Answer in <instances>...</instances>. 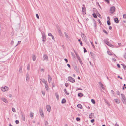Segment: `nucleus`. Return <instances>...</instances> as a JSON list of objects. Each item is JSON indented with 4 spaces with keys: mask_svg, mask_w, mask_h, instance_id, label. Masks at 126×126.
Here are the masks:
<instances>
[{
    "mask_svg": "<svg viewBox=\"0 0 126 126\" xmlns=\"http://www.w3.org/2000/svg\"><path fill=\"white\" fill-rule=\"evenodd\" d=\"M121 99L123 104L126 105V98L123 94H121Z\"/></svg>",
    "mask_w": 126,
    "mask_h": 126,
    "instance_id": "obj_1",
    "label": "nucleus"
},
{
    "mask_svg": "<svg viewBox=\"0 0 126 126\" xmlns=\"http://www.w3.org/2000/svg\"><path fill=\"white\" fill-rule=\"evenodd\" d=\"M83 7L82 8V11L83 15L85 14H86V8L84 4L82 5Z\"/></svg>",
    "mask_w": 126,
    "mask_h": 126,
    "instance_id": "obj_2",
    "label": "nucleus"
},
{
    "mask_svg": "<svg viewBox=\"0 0 126 126\" xmlns=\"http://www.w3.org/2000/svg\"><path fill=\"white\" fill-rule=\"evenodd\" d=\"M81 35L83 40L84 41H87V39L85 35L82 33H81Z\"/></svg>",
    "mask_w": 126,
    "mask_h": 126,
    "instance_id": "obj_3",
    "label": "nucleus"
},
{
    "mask_svg": "<svg viewBox=\"0 0 126 126\" xmlns=\"http://www.w3.org/2000/svg\"><path fill=\"white\" fill-rule=\"evenodd\" d=\"M68 79L69 81L73 83L75 82V79L71 77H69L68 78Z\"/></svg>",
    "mask_w": 126,
    "mask_h": 126,
    "instance_id": "obj_4",
    "label": "nucleus"
},
{
    "mask_svg": "<svg viewBox=\"0 0 126 126\" xmlns=\"http://www.w3.org/2000/svg\"><path fill=\"white\" fill-rule=\"evenodd\" d=\"M46 108L47 109V111L48 112H50L51 110V107L50 105H46Z\"/></svg>",
    "mask_w": 126,
    "mask_h": 126,
    "instance_id": "obj_5",
    "label": "nucleus"
},
{
    "mask_svg": "<svg viewBox=\"0 0 126 126\" xmlns=\"http://www.w3.org/2000/svg\"><path fill=\"white\" fill-rule=\"evenodd\" d=\"M115 8L114 7H112L110 9V13H111L112 14L114 12L115 10Z\"/></svg>",
    "mask_w": 126,
    "mask_h": 126,
    "instance_id": "obj_6",
    "label": "nucleus"
},
{
    "mask_svg": "<svg viewBox=\"0 0 126 126\" xmlns=\"http://www.w3.org/2000/svg\"><path fill=\"white\" fill-rule=\"evenodd\" d=\"M43 61L45 60L46 61H47L48 59V57L47 55L45 54L44 55L43 57Z\"/></svg>",
    "mask_w": 126,
    "mask_h": 126,
    "instance_id": "obj_7",
    "label": "nucleus"
},
{
    "mask_svg": "<svg viewBox=\"0 0 126 126\" xmlns=\"http://www.w3.org/2000/svg\"><path fill=\"white\" fill-rule=\"evenodd\" d=\"M1 89L2 91L4 92L8 90V88L7 87L5 86L4 87L1 88Z\"/></svg>",
    "mask_w": 126,
    "mask_h": 126,
    "instance_id": "obj_8",
    "label": "nucleus"
},
{
    "mask_svg": "<svg viewBox=\"0 0 126 126\" xmlns=\"http://www.w3.org/2000/svg\"><path fill=\"white\" fill-rule=\"evenodd\" d=\"M40 81H41L43 83H44L45 85H47V82L44 79H40Z\"/></svg>",
    "mask_w": 126,
    "mask_h": 126,
    "instance_id": "obj_9",
    "label": "nucleus"
},
{
    "mask_svg": "<svg viewBox=\"0 0 126 126\" xmlns=\"http://www.w3.org/2000/svg\"><path fill=\"white\" fill-rule=\"evenodd\" d=\"M42 38H43V42H45V41L46 37L44 33H42Z\"/></svg>",
    "mask_w": 126,
    "mask_h": 126,
    "instance_id": "obj_10",
    "label": "nucleus"
},
{
    "mask_svg": "<svg viewBox=\"0 0 126 126\" xmlns=\"http://www.w3.org/2000/svg\"><path fill=\"white\" fill-rule=\"evenodd\" d=\"M29 74L27 73L26 75V80L27 82H28L29 81Z\"/></svg>",
    "mask_w": 126,
    "mask_h": 126,
    "instance_id": "obj_11",
    "label": "nucleus"
},
{
    "mask_svg": "<svg viewBox=\"0 0 126 126\" xmlns=\"http://www.w3.org/2000/svg\"><path fill=\"white\" fill-rule=\"evenodd\" d=\"M39 112L40 115L41 116H44V113L42 109L40 108L39 110Z\"/></svg>",
    "mask_w": 126,
    "mask_h": 126,
    "instance_id": "obj_12",
    "label": "nucleus"
},
{
    "mask_svg": "<svg viewBox=\"0 0 126 126\" xmlns=\"http://www.w3.org/2000/svg\"><path fill=\"white\" fill-rule=\"evenodd\" d=\"M1 99L6 103H8V101L7 100L6 98L4 97L1 98Z\"/></svg>",
    "mask_w": 126,
    "mask_h": 126,
    "instance_id": "obj_13",
    "label": "nucleus"
},
{
    "mask_svg": "<svg viewBox=\"0 0 126 126\" xmlns=\"http://www.w3.org/2000/svg\"><path fill=\"white\" fill-rule=\"evenodd\" d=\"M102 87L103 89H105L104 87H103V84L101 82H99L98 83Z\"/></svg>",
    "mask_w": 126,
    "mask_h": 126,
    "instance_id": "obj_14",
    "label": "nucleus"
},
{
    "mask_svg": "<svg viewBox=\"0 0 126 126\" xmlns=\"http://www.w3.org/2000/svg\"><path fill=\"white\" fill-rule=\"evenodd\" d=\"M74 68L75 70L77 72H78L79 71V69L76 66H74Z\"/></svg>",
    "mask_w": 126,
    "mask_h": 126,
    "instance_id": "obj_15",
    "label": "nucleus"
},
{
    "mask_svg": "<svg viewBox=\"0 0 126 126\" xmlns=\"http://www.w3.org/2000/svg\"><path fill=\"white\" fill-rule=\"evenodd\" d=\"M33 115L34 113L31 112L30 114V117L32 119L33 117Z\"/></svg>",
    "mask_w": 126,
    "mask_h": 126,
    "instance_id": "obj_16",
    "label": "nucleus"
},
{
    "mask_svg": "<svg viewBox=\"0 0 126 126\" xmlns=\"http://www.w3.org/2000/svg\"><path fill=\"white\" fill-rule=\"evenodd\" d=\"M22 118H21L22 120L23 121H25V116L24 114L23 113L21 114Z\"/></svg>",
    "mask_w": 126,
    "mask_h": 126,
    "instance_id": "obj_17",
    "label": "nucleus"
},
{
    "mask_svg": "<svg viewBox=\"0 0 126 126\" xmlns=\"http://www.w3.org/2000/svg\"><path fill=\"white\" fill-rule=\"evenodd\" d=\"M48 82L50 83V82L52 80V79L51 78V77L49 76V75H48Z\"/></svg>",
    "mask_w": 126,
    "mask_h": 126,
    "instance_id": "obj_18",
    "label": "nucleus"
},
{
    "mask_svg": "<svg viewBox=\"0 0 126 126\" xmlns=\"http://www.w3.org/2000/svg\"><path fill=\"white\" fill-rule=\"evenodd\" d=\"M64 34H65V35L66 37L67 38V39L69 40L70 39V37L68 36L67 34L65 32H64Z\"/></svg>",
    "mask_w": 126,
    "mask_h": 126,
    "instance_id": "obj_19",
    "label": "nucleus"
},
{
    "mask_svg": "<svg viewBox=\"0 0 126 126\" xmlns=\"http://www.w3.org/2000/svg\"><path fill=\"white\" fill-rule=\"evenodd\" d=\"M114 20L115 22L116 23H118L119 22L118 19L117 18H115L114 19Z\"/></svg>",
    "mask_w": 126,
    "mask_h": 126,
    "instance_id": "obj_20",
    "label": "nucleus"
},
{
    "mask_svg": "<svg viewBox=\"0 0 126 126\" xmlns=\"http://www.w3.org/2000/svg\"><path fill=\"white\" fill-rule=\"evenodd\" d=\"M83 96V94L81 93H79L78 94V96L80 97H81Z\"/></svg>",
    "mask_w": 126,
    "mask_h": 126,
    "instance_id": "obj_21",
    "label": "nucleus"
},
{
    "mask_svg": "<svg viewBox=\"0 0 126 126\" xmlns=\"http://www.w3.org/2000/svg\"><path fill=\"white\" fill-rule=\"evenodd\" d=\"M77 106L78 108H79L81 109H82V105L80 104H78Z\"/></svg>",
    "mask_w": 126,
    "mask_h": 126,
    "instance_id": "obj_22",
    "label": "nucleus"
},
{
    "mask_svg": "<svg viewBox=\"0 0 126 126\" xmlns=\"http://www.w3.org/2000/svg\"><path fill=\"white\" fill-rule=\"evenodd\" d=\"M114 100H115V101L116 103L117 104H119L120 103V101L119 100L117 99H115Z\"/></svg>",
    "mask_w": 126,
    "mask_h": 126,
    "instance_id": "obj_23",
    "label": "nucleus"
},
{
    "mask_svg": "<svg viewBox=\"0 0 126 126\" xmlns=\"http://www.w3.org/2000/svg\"><path fill=\"white\" fill-rule=\"evenodd\" d=\"M94 116V114L93 113H91L89 115V117L90 118V119H92L93 118V116Z\"/></svg>",
    "mask_w": 126,
    "mask_h": 126,
    "instance_id": "obj_24",
    "label": "nucleus"
},
{
    "mask_svg": "<svg viewBox=\"0 0 126 126\" xmlns=\"http://www.w3.org/2000/svg\"><path fill=\"white\" fill-rule=\"evenodd\" d=\"M45 87L46 89L47 90H48L49 87H48V85L47 84V85H45Z\"/></svg>",
    "mask_w": 126,
    "mask_h": 126,
    "instance_id": "obj_25",
    "label": "nucleus"
},
{
    "mask_svg": "<svg viewBox=\"0 0 126 126\" xmlns=\"http://www.w3.org/2000/svg\"><path fill=\"white\" fill-rule=\"evenodd\" d=\"M66 102V100L65 99H63L62 101V103H64Z\"/></svg>",
    "mask_w": 126,
    "mask_h": 126,
    "instance_id": "obj_26",
    "label": "nucleus"
},
{
    "mask_svg": "<svg viewBox=\"0 0 126 126\" xmlns=\"http://www.w3.org/2000/svg\"><path fill=\"white\" fill-rule=\"evenodd\" d=\"M64 91L65 93L67 95H68L69 94V93H67V92L66 90V89H64Z\"/></svg>",
    "mask_w": 126,
    "mask_h": 126,
    "instance_id": "obj_27",
    "label": "nucleus"
},
{
    "mask_svg": "<svg viewBox=\"0 0 126 126\" xmlns=\"http://www.w3.org/2000/svg\"><path fill=\"white\" fill-rule=\"evenodd\" d=\"M76 54V56L77 57V58L79 61H80V60H81L80 59V57H79V56L77 54Z\"/></svg>",
    "mask_w": 126,
    "mask_h": 126,
    "instance_id": "obj_28",
    "label": "nucleus"
},
{
    "mask_svg": "<svg viewBox=\"0 0 126 126\" xmlns=\"http://www.w3.org/2000/svg\"><path fill=\"white\" fill-rule=\"evenodd\" d=\"M55 95L57 99H58L59 98V96L57 93H55Z\"/></svg>",
    "mask_w": 126,
    "mask_h": 126,
    "instance_id": "obj_29",
    "label": "nucleus"
},
{
    "mask_svg": "<svg viewBox=\"0 0 126 126\" xmlns=\"http://www.w3.org/2000/svg\"><path fill=\"white\" fill-rule=\"evenodd\" d=\"M32 60L33 61H35L36 60V57L35 55H34L32 57Z\"/></svg>",
    "mask_w": 126,
    "mask_h": 126,
    "instance_id": "obj_30",
    "label": "nucleus"
},
{
    "mask_svg": "<svg viewBox=\"0 0 126 126\" xmlns=\"http://www.w3.org/2000/svg\"><path fill=\"white\" fill-rule=\"evenodd\" d=\"M58 32L59 33V34L60 35H62V33L61 30H59L58 31Z\"/></svg>",
    "mask_w": 126,
    "mask_h": 126,
    "instance_id": "obj_31",
    "label": "nucleus"
},
{
    "mask_svg": "<svg viewBox=\"0 0 126 126\" xmlns=\"http://www.w3.org/2000/svg\"><path fill=\"white\" fill-rule=\"evenodd\" d=\"M105 102L109 106H110V104L108 101H105Z\"/></svg>",
    "mask_w": 126,
    "mask_h": 126,
    "instance_id": "obj_32",
    "label": "nucleus"
},
{
    "mask_svg": "<svg viewBox=\"0 0 126 126\" xmlns=\"http://www.w3.org/2000/svg\"><path fill=\"white\" fill-rule=\"evenodd\" d=\"M93 17L94 18H96L97 17V16H96V15L94 13V14H93Z\"/></svg>",
    "mask_w": 126,
    "mask_h": 126,
    "instance_id": "obj_33",
    "label": "nucleus"
},
{
    "mask_svg": "<svg viewBox=\"0 0 126 126\" xmlns=\"http://www.w3.org/2000/svg\"><path fill=\"white\" fill-rule=\"evenodd\" d=\"M121 64L123 66L124 69L125 70H126V66L124 64Z\"/></svg>",
    "mask_w": 126,
    "mask_h": 126,
    "instance_id": "obj_34",
    "label": "nucleus"
},
{
    "mask_svg": "<svg viewBox=\"0 0 126 126\" xmlns=\"http://www.w3.org/2000/svg\"><path fill=\"white\" fill-rule=\"evenodd\" d=\"M91 101L92 103L94 104L95 103V102L94 100L93 99H92L91 100Z\"/></svg>",
    "mask_w": 126,
    "mask_h": 126,
    "instance_id": "obj_35",
    "label": "nucleus"
},
{
    "mask_svg": "<svg viewBox=\"0 0 126 126\" xmlns=\"http://www.w3.org/2000/svg\"><path fill=\"white\" fill-rule=\"evenodd\" d=\"M90 54H91L92 57H94V54L92 52H90Z\"/></svg>",
    "mask_w": 126,
    "mask_h": 126,
    "instance_id": "obj_36",
    "label": "nucleus"
},
{
    "mask_svg": "<svg viewBox=\"0 0 126 126\" xmlns=\"http://www.w3.org/2000/svg\"><path fill=\"white\" fill-rule=\"evenodd\" d=\"M107 24L108 25H110V23L109 20L107 21Z\"/></svg>",
    "mask_w": 126,
    "mask_h": 126,
    "instance_id": "obj_37",
    "label": "nucleus"
},
{
    "mask_svg": "<svg viewBox=\"0 0 126 126\" xmlns=\"http://www.w3.org/2000/svg\"><path fill=\"white\" fill-rule=\"evenodd\" d=\"M108 39H107L105 40H104V42L106 44H107V43L108 42Z\"/></svg>",
    "mask_w": 126,
    "mask_h": 126,
    "instance_id": "obj_38",
    "label": "nucleus"
},
{
    "mask_svg": "<svg viewBox=\"0 0 126 126\" xmlns=\"http://www.w3.org/2000/svg\"><path fill=\"white\" fill-rule=\"evenodd\" d=\"M12 110L14 112H15L16 111L15 109L13 108H12Z\"/></svg>",
    "mask_w": 126,
    "mask_h": 126,
    "instance_id": "obj_39",
    "label": "nucleus"
},
{
    "mask_svg": "<svg viewBox=\"0 0 126 126\" xmlns=\"http://www.w3.org/2000/svg\"><path fill=\"white\" fill-rule=\"evenodd\" d=\"M22 70V67H20L19 68V72L20 73L21 72Z\"/></svg>",
    "mask_w": 126,
    "mask_h": 126,
    "instance_id": "obj_40",
    "label": "nucleus"
},
{
    "mask_svg": "<svg viewBox=\"0 0 126 126\" xmlns=\"http://www.w3.org/2000/svg\"><path fill=\"white\" fill-rule=\"evenodd\" d=\"M52 39L54 40V42H55V39L54 36L52 35L51 36Z\"/></svg>",
    "mask_w": 126,
    "mask_h": 126,
    "instance_id": "obj_41",
    "label": "nucleus"
},
{
    "mask_svg": "<svg viewBox=\"0 0 126 126\" xmlns=\"http://www.w3.org/2000/svg\"><path fill=\"white\" fill-rule=\"evenodd\" d=\"M48 123L47 121H46L45 122V125L46 126L47 125H48Z\"/></svg>",
    "mask_w": 126,
    "mask_h": 126,
    "instance_id": "obj_42",
    "label": "nucleus"
},
{
    "mask_svg": "<svg viewBox=\"0 0 126 126\" xmlns=\"http://www.w3.org/2000/svg\"><path fill=\"white\" fill-rule=\"evenodd\" d=\"M27 69L28 70H29L30 69V65L28 64L27 67Z\"/></svg>",
    "mask_w": 126,
    "mask_h": 126,
    "instance_id": "obj_43",
    "label": "nucleus"
},
{
    "mask_svg": "<svg viewBox=\"0 0 126 126\" xmlns=\"http://www.w3.org/2000/svg\"><path fill=\"white\" fill-rule=\"evenodd\" d=\"M123 16L124 18L126 19V14L123 15Z\"/></svg>",
    "mask_w": 126,
    "mask_h": 126,
    "instance_id": "obj_44",
    "label": "nucleus"
},
{
    "mask_svg": "<svg viewBox=\"0 0 126 126\" xmlns=\"http://www.w3.org/2000/svg\"><path fill=\"white\" fill-rule=\"evenodd\" d=\"M105 1L107 2L108 4H109L110 3V1L109 0H105Z\"/></svg>",
    "mask_w": 126,
    "mask_h": 126,
    "instance_id": "obj_45",
    "label": "nucleus"
},
{
    "mask_svg": "<svg viewBox=\"0 0 126 126\" xmlns=\"http://www.w3.org/2000/svg\"><path fill=\"white\" fill-rule=\"evenodd\" d=\"M108 54L109 55H111V52L110 51H107Z\"/></svg>",
    "mask_w": 126,
    "mask_h": 126,
    "instance_id": "obj_46",
    "label": "nucleus"
},
{
    "mask_svg": "<svg viewBox=\"0 0 126 126\" xmlns=\"http://www.w3.org/2000/svg\"><path fill=\"white\" fill-rule=\"evenodd\" d=\"M103 32H105L107 34H108V33L107 32V31H106V30H103Z\"/></svg>",
    "mask_w": 126,
    "mask_h": 126,
    "instance_id": "obj_47",
    "label": "nucleus"
},
{
    "mask_svg": "<svg viewBox=\"0 0 126 126\" xmlns=\"http://www.w3.org/2000/svg\"><path fill=\"white\" fill-rule=\"evenodd\" d=\"M42 94H43V95H44L45 94V92L44 91H42Z\"/></svg>",
    "mask_w": 126,
    "mask_h": 126,
    "instance_id": "obj_48",
    "label": "nucleus"
},
{
    "mask_svg": "<svg viewBox=\"0 0 126 126\" xmlns=\"http://www.w3.org/2000/svg\"><path fill=\"white\" fill-rule=\"evenodd\" d=\"M48 35L49 36H51L52 35V34H51V33H49L48 34Z\"/></svg>",
    "mask_w": 126,
    "mask_h": 126,
    "instance_id": "obj_49",
    "label": "nucleus"
},
{
    "mask_svg": "<svg viewBox=\"0 0 126 126\" xmlns=\"http://www.w3.org/2000/svg\"><path fill=\"white\" fill-rule=\"evenodd\" d=\"M36 17L38 19H39V17L38 15V14H36Z\"/></svg>",
    "mask_w": 126,
    "mask_h": 126,
    "instance_id": "obj_50",
    "label": "nucleus"
},
{
    "mask_svg": "<svg viewBox=\"0 0 126 126\" xmlns=\"http://www.w3.org/2000/svg\"><path fill=\"white\" fill-rule=\"evenodd\" d=\"M91 44L92 46L94 48V45L93 44L92 42H91Z\"/></svg>",
    "mask_w": 126,
    "mask_h": 126,
    "instance_id": "obj_51",
    "label": "nucleus"
},
{
    "mask_svg": "<svg viewBox=\"0 0 126 126\" xmlns=\"http://www.w3.org/2000/svg\"><path fill=\"white\" fill-rule=\"evenodd\" d=\"M83 49L84 50V52H87V51L86 50V48L84 47L83 48Z\"/></svg>",
    "mask_w": 126,
    "mask_h": 126,
    "instance_id": "obj_52",
    "label": "nucleus"
},
{
    "mask_svg": "<svg viewBox=\"0 0 126 126\" xmlns=\"http://www.w3.org/2000/svg\"><path fill=\"white\" fill-rule=\"evenodd\" d=\"M15 122L16 124H18L19 123V121L18 120H16V121Z\"/></svg>",
    "mask_w": 126,
    "mask_h": 126,
    "instance_id": "obj_53",
    "label": "nucleus"
},
{
    "mask_svg": "<svg viewBox=\"0 0 126 126\" xmlns=\"http://www.w3.org/2000/svg\"><path fill=\"white\" fill-rule=\"evenodd\" d=\"M91 123H93L94 121V119H92L91 120Z\"/></svg>",
    "mask_w": 126,
    "mask_h": 126,
    "instance_id": "obj_54",
    "label": "nucleus"
},
{
    "mask_svg": "<svg viewBox=\"0 0 126 126\" xmlns=\"http://www.w3.org/2000/svg\"><path fill=\"white\" fill-rule=\"evenodd\" d=\"M76 119L77 121H79L80 120V119L79 118L77 117L76 118Z\"/></svg>",
    "mask_w": 126,
    "mask_h": 126,
    "instance_id": "obj_55",
    "label": "nucleus"
},
{
    "mask_svg": "<svg viewBox=\"0 0 126 126\" xmlns=\"http://www.w3.org/2000/svg\"><path fill=\"white\" fill-rule=\"evenodd\" d=\"M14 43V41H12L11 42V44L12 45H13V44Z\"/></svg>",
    "mask_w": 126,
    "mask_h": 126,
    "instance_id": "obj_56",
    "label": "nucleus"
},
{
    "mask_svg": "<svg viewBox=\"0 0 126 126\" xmlns=\"http://www.w3.org/2000/svg\"><path fill=\"white\" fill-rule=\"evenodd\" d=\"M98 21L100 23V24H101V22L100 21L99 19H98Z\"/></svg>",
    "mask_w": 126,
    "mask_h": 126,
    "instance_id": "obj_57",
    "label": "nucleus"
},
{
    "mask_svg": "<svg viewBox=\"0 0 126 126\" xmlns=\"http://www.w3.org/2000/svg\"><path fill=\"white\" fill-rule=\"evenodd\" d=\"M124 58L126 59V53H125L124 55Z\"/></svg>",
    "mask_w": 126,
    "mask_h": 126,
    "instance_id": "obj_58",
    "label": "nucleus"
},
{
    "mask_svg": "<svg viewBox=\"0 0 126 126\" xmlns=\"http://www.w3.org/2000/svg\"><path fill=\"white\" fill-rule=\"evenodd\" d=\"M116 94L118 95H119L120 94V93L119 91L117 92Z\"/></svg>",
    "mask_w": 126,
    "mask_h": 126,
    "instance_id": "obj_59",
    "label": "nucleus"
},
{
    "mask_svg": "<svg viewBox=\"0 0 126 126\" xmlns=\"http://www.w3.org/2000/svg\"><path fill=\"white\" fill-rule=\"evenodd\" d=\"M65 85L66 87L68 86V83H66L65 84Z\"/></svg>",
    "mask_w": 126,
    "mask_h": 126,
    "instance_id": "obj_60",
    "label": "nucleus"
},
{
    "mask_svg": "<svg viewBox=\"0 0 126 126\" xmlns=\"http://www.w3.org/2000/svg\"><path fill=\"white\" fill-rule=\"evenodd\" d=\"M64 60L66 62V63L68 62V60L67 59L65 58L64 59Z\"/></svg>",
    "mask_w": 126,
    "mask_h": 126,
    "instance_id": "obj_61",
    "label": "nucleus"
},
{
    "mask_svg": "<svg viewBox=\"0 0 126 126\" xmlns=\"http://www.w3.org/2000/svg\"><path fill=\"white\" fill-rule=\"evenodd\" d=\"M79 61V62H80V63L81 64H82V61H81V60H80V61Z\"/></svg>",
    "mask_w": 126,
    "mask_h": 126,
    "instance_id": "obj_62",
    "label": "nucleus"
},
{
    "mask_svg": "<svg viewBox=\"0 0 126 126\" xmlns=\"http://www.w3.org/2000/svg\"><path fill=\"white\" fill-rule=\"evenodd\" d=\"M111 93H112V94H114V91L112 90H111Z\"/></svg>",
    "mask_w": 126,
    "mask_h": 126,
    "instance_id": "obj_63",
    "label": "nucleus"
},
{
    "mask_svg": "<svg viewBox=\"0 0 126 126\" xmlns=\"http://www.w3.org/2000/svg\"><path fill=\"white\" fill-rule=\"evenodd\" d=\"M40 70L42 72H43L44 71V70L43 69H40Z\"/></svg>",
    "mask_w": 126,
    "mask_h": 126,
    "instance_id": "obj_64",
    "label": "nucleus"
}]
</instances>
